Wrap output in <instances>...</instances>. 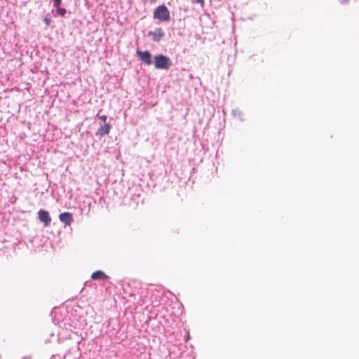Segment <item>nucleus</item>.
<instances>
[{
    "instance_id": "1",
    "label": "nucleus",
    "mask_w": 359,
    "mask_h": 359,
    "mask_svg": "<svg viewBox=\"0 0 359 359\" xmlns=\"http://www.w3.org/2000/svg\"><path fill=\"white\" fill-rule=\"evenodd\" d=\"M154 65L156 69H168L171 65L169 57L163 55H158L154 57Z\"/></svg>"
},
{
    "instance_id": "2",
    "label": "nucleus",
    "mask_w": 359,
    "mask_h": 359,
    "mask_svg": "<svg viewBox=\"0 0 359 359\" xmlns=\"http://www.w3.org/2000/svg\"><path fill=\"white\" fill-rule=\"evenodd\" d=\"M154 18L163 22L169 21L170 19V12L165 6H159L154 11Z\"/></svg>"
},
{
    "instance_id": "3",
    "label": "nucleus",
    "mask_w": 359,
    "mask_h": 359,
    "mask_svg": "<svg viewBox=\"0 0 359 359\" xmlns=\"http://www.w3.org/2000/svg\"><path fill=\"white\" fill-rule=\"evenodd\" d=\"M137 54L139 56L140 59L146 65H150L152 63V61L151 59V54L149 51L137 50Z\"/></svg>"
},
{
    "instance_id": "4",
    "label": "nucleus",
    "mask_w": 359,
    "mask_h": 359,
    "mask_svg": "<svg viewBox=\"0 0 359 359\" xmlns=\"http://www.w3.org/2000/svg\"><path fill=\"white\" fill-rule=\"evenodd\" d=\"M39 219L41 222H43L44 226H47L49 225L51 218L49 213L46 210H41L38 212Z\"/></svg>"
},
{
    "instance_id": "5",
    "label": "nucleus",
    "mask_w": 359,
    "mask_h": 359,
    "mask_svg": "<svg viewBox=\"0 0 359 359\" xmlns=\"http://www.w3.org/2000/svg\"><path fill=\"white\" fill-rule=\"evenodd\" d=\"M59 218L65 225H69L73 221L72 214L68 212L61 213L59 215Z\"/></svg>"
},
{
    "instance_id": "6",
    "label": "nucleus",
    "mask_w": 359,
    "mask_h": 359,
    "mask_svg": "<svg viewBox=\"0 0 359 359\" xmlns=\"http://www.w3.org/2000/svg\"><path fill=\"white\" fill-rule=\"evenodd\" d=\"M111 126L109 123H105L104 125L100 126L97 131V135L103 136L109 133Z\"/></svg>"
},
{
    "instance_id": "7",
    "label": "nucleus",
    "mask_w": 359,
    "mask_h": 359,
    "mask_svg": "<svg viewBox=\"0 0 359 359\" xmlns=\"http://www.w3.org/2000/svg\"><path fill=\"white\" fill-rule=\"evenodd\" d=\"M108 278L109 276L100 270L93 272L91 275V278L93 280H105Z\"/></svg>"
},
{
    "instance_id": "8",
    "label": "nucleus",
    "mask_w": 359,
    "mask_h": 359,
    "mask_svg": "<svg viewBox=\"0 0 359 359\" xmlns=\"http://www.w3.org/2000/svg\"><path fill=\"white\" fill-rule=\"evenodd\" d=\"M56 11L61 16H64L67 13V10L65 8H60V6L56 8Z\"/></svg>"
},
{
    "instance_id": "9",
    "label": "nucleus",
    "mask_w": 359,
    "mask_h": 359,
    "mask_svg": "<svg viewBox=\"0 0 359 359\" xmlns=\"http://www.w3.org/2000/svg\"><path fill=\"white\" fill-rule=\"evenodd\" d=\"M98 116V118L102 121H103L104 123H106L107 120V116L106 115H99L97 114V115Z\"/></svg>"
},
{
    "instance_id": "10",
    "label": "nucleus",
    "mask_w": 359,
    "mask_h": 359,
    "mask_svg": "<svg viewBox=\"0 0 359 359\" xmlns=\"http://www.w3.org/2000/svg\"><path fill=\"white\" fill-rule=\"evenodd\" d=\"M62 0H53V6L55 8L60 7Z\"/></svg>"
},
{
    "instance_id": "11",
    "label": "nucleus",
    "mask_w": 359,
    "mask_h": 359,
    "mask_svg": "<svg viewBox=\"0 0 359 359\" xmlns=\"http://www.w3.org/2000/svg\"><path fill=\"white\" fill-rule=\"evenodd\" d=\"M44 22L46 23V25L47 26H48V25L50 24V22H51V20H50V18H48L46 17V18H44Z\"/></svg>"
},
{
    "instance_id": "12",
    "label": "nucleus",
    "mask_w": 359,
    "mask_h": 359,
    "mask_svg": "<svg viewBox=\"0 0 359 359\" xmlns=\"http://www.w3.org/2000/svg\"><path fill=\"white\" fill-rule=\"evenodd\" d=\"M194 2L196 3V4H201L202 6L204 5L205 4V1L204 0H194Z\"/></svg>"
},
{
    "instance_id": "13",
    "label": "nucleus",
    "mask_w": 359,
    "mask_h": 359,
    "mask_svg": "<svg viewBox=\"0 0 359 359\" xmlns=\"http://www.w3.org/2000/svg\"><path fill=\"white\" fill-rule=\"evenodd\" d=\"M149 1H150L151 3H154L156 1V0H148Z\"/></svg>"
},
{
    "instance_id": "14",
    "label": "nucleus",
    "mask_w": 359,
    "mask_h": 359,
    "mask_svg": "<svg viewBox=\"0 0 359 359\" xmlns=\"http://www.w3.org/2000/svg\"><path fill=\"white\" fill-rule=\"evenodd\" d=\"M154 40H156V41H158V40H159V39L154 38Z\"/></svg>"
}]
</instances>
